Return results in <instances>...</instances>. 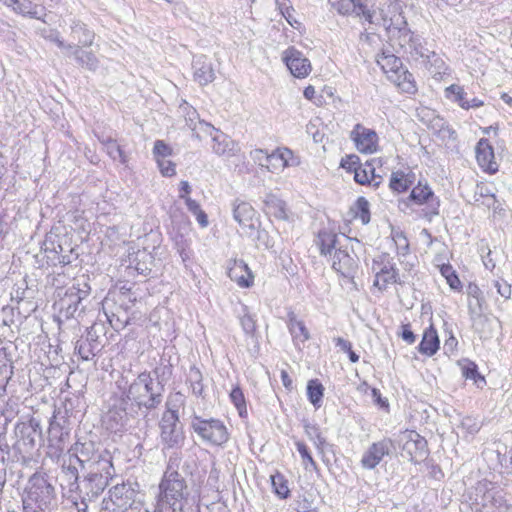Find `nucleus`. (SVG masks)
<instances>
[{"mask_svg":"<svg viewBox=\"0 0 512 512\" xmlns=\"http://www.w3.org/2000/svg\"><path fill=\"white\" fill-rule=\"evenodd\" d=\"M448 95H453L454 101L457 102L463 109H468V100L466 99V92L463 87L452 84L446 88Z\"/></svg>","mask_w":512,"mask_h":512,"instance_id":"obj_53","label":"nucleus"},{"mask_svg":"<svg viewBox=\"0 0 512 512\" xmlns=\"http://www.w3.org/2000/svg\"><path fill=\"white\" fill-rule=\"evenodd\" d=\"M409 198L414 204L424 205L420 214L423 215L425 221L430 222L433 220V216L439 214V200L427 185L419 183L412 189Z\"/></svg>","mask_w":512,"mask_h":512,"instance_id":"obj_12","label":"nucleus"},{"mask_svg":"<svg viewBox=\"0 0 512 512\" xmlns=\"http://www.w3.org/2000/svg\"><path fill=\"white\" fill-rule=\"evenodd\" d=\"M384 27L389 31V33L394 34V32L397 31L400 34L399 37L402 39L400 45L402 47L407 46L410 49V53L415 55L416 59L421 58L422 62H425V60L430 62V53L432 51L423 46V44L421 43V39L418 36H415L413 33H411L409 30L405 28L402 29L399 27H393L392 23L388 24L386 22V26Z\"/></svg>","mask_w":512,"mask_h":512,"instance_id":"obj_14","label":"nucleus"},{"mask_svg":"<svg viewBox=\"0 0 512 512\" xmlns=\"http://www.w3.org/2000/svg\"><path fill=\"white\" fill-rule=\"evenodd\" d=\"M440 273L443 277H445L447 283L452 289L457 290L461 287V281L459 280L455 270L450 264L440 265Z\"/></svg>","mask_w":512,"mask_h":512,"instance_id":"obj_51","label":"nucleus"},{"mask_svg":"<svg viewBox=\"0 0 512 512\" xmlns=\"http://www.w3.org/2000/svg\"><path fill=\"white\" fill-rule=\"evenodd\" d=\"M265 212L273 217L275 221H289L286 204L281 199L274 196L270 197L265 203Z\"/></svg>","mask_w":512,"mask_h":512,"instance_id":"obj_34","label":"nucleus"},{"mask_svg":"<svg viewBox=\"0 0 512 512\" xmlns=\"http://www.w3.org/2000/svg\"><path fill=\"white\" fill-rule=\"evenodd\" d=\"M203 376L199 368L191 366L187 374V383H189L193 395L196 397L203 396Z\"/></svg>","mask_w":512,"mask_h":512,"instance_id":"obj_37","label":"nucleus"},{"mask_svg":"<svg viewBox=\"0 0 512 512\" xmlns=\"http://www.w3.org/2000/svg\"><path fill=\"white\" fill-rule=\"evenodd\" d=\"M340 165L342 168L347 169L349 171H353V172L359 166H361L359 157L354 154L347 155L344 158H342Z\"/></svg>","mask_w":512,"mask_h":512,"instance_id":"obj_60","label":"nucleus"},{"mask_svg":"<svg viewBox=\"0 0 512 512\" xmlns=\"http://www.w3.org/2000/svg\"><path fill=\"white\" fill-rule=\"evenodd\" d=\"M256 212L247 202H241L234 207L233 216L239 224L253 221Z\"/></svg>","mask_w":512,"mask_h":512,"instance_id":"obj_38","label":"nucleus"},{"mask_svg":"<svg viewBox=\"0 0 512 512\" xmlns=\"http://www.w3.org/2000/svg\"><path fill=\"white\" fill-rule=\"evenodd\" d=\"M14 462H21V460L16 459L15 454L7 443L0 441V494L7 481V472L11 469V464Z\"/></svg>","mask_w":512,"mask_h":512,"instance_id":"obj_30","label":"nucleus"},{"mask_svg":"<svg viewBox=\"0 0 512 512\" xmlns=\"http://www.w3.org/2000/svg\"><path fill=\"white\" fill-rule=\"evenodd\" d=\"M370 175H371L370 170L368 171L367 169L363 168L362 166H359L354 171V180L361 185L368 184V183H370Z\"/></svg>","mask_w":512,"mask_h":512,"instance_id":"obj_64","label":"nucleus"},{"mask_svg":"<svg viewBox=\"0 0 512 512\" xmlns=\"http://www.w3.org/2000/svg\"><path fill=\"white\" fill-rule=\"evenodd\" d=\"M348 226H344L346 230ZM350 238L345 235V231L341 232V236H338L335 232L329 229H322L318 232V245L320 247L321 254L331 253V250L339 249L342 247V240H349Z\"/></svg>","mask_w":512,"mask_h":512,"instance_id":"obj_22","label":"nucleus"},{"mask_svg":"<svg viewBox=\"0 0 512 512\" xmlns=\"http://www.w3.org/2000/svg\"><path fill=\"white\" fill-rule=\"evenodd\" d=\"M106 152L107 154L113 159V160H119L121 164L127 163V156L125 155L124 151L121 149L120 145L116 142V140L112 138H108L104 142Z\"/></svg>","mask_w":512,"mask_h":512,"instance_id":"obj_46","label":"nucleus"},{"mask_svg":"<svg viewBox=\"0 0 512 512\" xmlns=\"http://www.w3.org/2000/svg\"><path fill=\"white\" fill-rule=\"evenodd\" d=\"M240 325L246 335L253 336L256 331V321L250 314L246 305L241 306V312L239 313Z\"/></svg>","mask_w":512,"mask_h":512,"instance_id":"obj_41","label":"nucleus"},{"mask_svg":"<svg viewBox=\"0 0 512 512\" xmlns=\"http://www.w3.org/2000/svg\"><path fill=\"white\" fill-rule=\"evenodd\" d=\"M304 430L307 437L313 441L315 446L322 450L326 444V439L322 436L319 426L315 423L305 422Z\"/></svg>","mask_w":512,"mask_h":512,"instance_id":"obj_42","label":"nucleus"},{"mask_svg":"<svg viewBox=\"0 0 512 512\" xmlns=\"http://www.w3.org/2000/svg\"><path fill=\"white\" fill-rule=\"evenodd\" d=\"M385 73L391 72V75H395L402 69L401 60L394 55H384L381 60H378Z\"/></svg>","mask_w":512,"mask_h":512,"instance_id":"obj_47","label":"nucleus"},{"mask_svg":"<svg viewBox=\"0 0 512 512\" xmlns=\"http://www.w3.org/2000/svg\"><path fill=\"white\" fill-rule=\"evenodd\" d=\"M251 158L262 167L269 168V164H272L271 154H268L262 149H255L250 152Z\"/></svg>","mask_w":512,"mask_h":512,"instance_id":"obj_58","label":"nucleus"},{"mask_svg":"<svg viewBox=\"0 0 512 512\" xmlns=\"http://www.w3.org/2000/svg\"><path fill=\"white\" fill-rule=\"evenodd\" d=\"M371 270L375 274L374 286L380 290H384L389 284L397 282L398 270L389 254L382 253L375 257L372 261Z\"/></svg>","mask_w":512,"mask_h":512,"instance_id":"obj_11","label":"nucleus"},{"mask_svg":"<svg viewBox=\"0 0 512 512\" xmlns=\"http://www.w3.org/2000/svg\"><path fill=\"white\" fill-rule=\"evenodd\" d=\"M350 136L359 152L372 154L377 151L378 135L374 130L358 123L354 126Z\"/></svg>","mask_w":512,"mask_h":512,"instance_id":"obj_17","label":"nucleus"},{"mask_svg":"<svg viewBox=\"0 0 512 512\" xmlns=\"http://www.w3.org/2000/svg\"><path fill=\"white\" fill-rule=\"evenodd\" d=\"M230 400L238 410L239 416L244 418L247 416V407L243 391L240 387H235L230 392Z\"/></svg>","mask_w":512,"mask_h":512,"instance_id":"obj_49","label":"nucleus"},{"mask_svg":"<svg viewBox=\"0 0 512 512\" xmlns=\"http://www.w3.org/2000/svg\"><path fill=\"white\" fill-rule=\"evenodd\" d=\"M166 372L170 375L171 367L164 366L162 369L156 367L153 370L157 383H154L150 372L140 373L124 392L125 399L135 403L139 409L153 410L157 408L163 399V380Z\"/></svg>","mask_w":512,"mask_h":512,"instance_id":"obj_2","label":"nucleus"},{"mask_svg":"<svg viewBox=\"0 0 512 512\" xmlns=\"http://www.w3.org/2000/svg\"><path fill=\"white\" fill-rule=\"evenodd\" d=\"M410 182L403 172H394L391 176L389 187L396 192H403L409 188Z\"/></svg>","mask_w":512,"mask_h":512,"instance_id":"obj_52","label":"nucleus"},{"mask_svg":"<svg viewBox=\"0 0 512 512\" xmlns=\"http://www.w3.org/2000/svg\"><path fill=\"white\" fill-rule=\"evenodd\" d=\"M158 167L160 169V172L165 177H171L175 175V164L167 159H159L157 161Z\"/></svg>","mask_w":512,"mask_h":512,"instance_id":"obj_62","label":"nucleus"},{"mask_svg":"<svg viewBox=\"0 0 512 512\" xmlns=\"http://www.w3.org/2000/svg\"><path fill=\"white\" fill-rule=\"evenodd\" d=\"M184 398L177 392L172 400L167 401L166 411L162 414L159 422L160 439L163 449H179L185 441L183 427L179 421L177 403L183 404Z\"/></svg>","mask_w":512,"mask_h":512,"instance_id":"obj_5","label":"nucleus"},{"mask_svg":"<svg viewBox=\"0 0 512 512\" xmlns=\"http://www.w3.org/2000/svg\"><path fill=\"white\" fill-rule=\"evenodd\" d=\"M181 463H182L181 453L178 451L172 452V454L169 456L167 467L163 474V477H168V478L173 477V476L183 477L179 473V468L181 466Z\"/></svg>","mask_w":512,"mask_h":512,"instance_id":"obj_45","label":"nucleus"},{"mask_svg":"<svg viewBox=\"0 0 512 512\" xmlns=\"http://www.w3.org/2000/svg\"><path fill=\"white\" fill-rule=\"evenodd\" d=\"M484 299H473L468 298V311L471 320L474 322V325H476V320L482 318L483 313V304Z\"/></svg>","mask_w":512,"mask_h":512,"instance_id":"obj_54","label":"nucleus"},{"mask_svg":"<svg viewBox=\"0 0 512 512\" xmlns=\"http://www.w3.org/2000/svg\"><path fill=\"white\" fill-rule=\"evenodd\" d=\"M288 329L295 345L304 344L310 339V333L305 323L298 319L294 313L288 315Z\"/></svg>","mask_w":512,"mask_h":512,"instance_id":"obj_31","label":"nucleus"},{"mask_svg":"<svg viewBox=\"0 0 512 512\" xmlns=\"http://www.w3.org/2000/svg\"><path fill=\"white\" fill-rule=\"evenodd\" d=\"M185 202L188 207V210L192 212L194 215H196L198 223L207 224V215L204 211L201 210L199 204L191 198H186Z\"/></svg>","mask_w":512,"mask_h":512,"instance_id":"obj_56","label":"nucleus"},{"mask_svg":"<svg viewBox=\"0 0 512 512\" xmlns=\"http://www.w3.org/2000/svg\"><path fill=\"white\" fill-rule=\"evenodd\" d=\"M153 153L156 161L159 159H166L172 153V149L162 140H157L154 143Z\"/></svg>","mask_w":512,"mask_h":512,"instance_id":"obj_59","label":"nucleus"},{"mask_svg":"<svg viewBox=\"0 0 512 512\" xmlns=\"http://www.w3.org/2000/svg\"><path fill=\"white\" fill-rule=\"evenodd\" d=\"M183 110L186 113L185 114V121H186L187 126L192 131H194V135L197 138H200L199 131L205 132V129L201 128L200 125H199V122H202V121L199 120V116H198L197 111L193 107L188 106V104H186L183 107Z\"/></svg>","mask_w":512,"mask_h":512,"instance_id":"obj_43","label":"nucleus"},{"mask_svg":"<svg viewBox=\"0 0 512 512\" xmlns=\"http://www.w3.org/2000/svg\"><path fill=\"white\" fill-rule=\"evenodd\" d=\"M460 427L469 435L476 434L480 428V422L471 416H466L461 420Z\"/></svg>","mask_w":512,"mask_h":512,"instance_id":"obj_55","label":"nucleus"},{"mask_svg":"<svg viewBox=\"0 0 512 512\" xmlns=\"http://www.w3.org/2000/svg\"><path fill=\"white\" fill-rule=\"evenodd\" d=\"M190 428L204 443L213 446H222L229 440V432L226 425L217 418L206 419L193 414Z\"/></svg>","mask_w":512,"mask_h":512,"instance_id":"obj_7","label":"nucleus"},{"mask_svg":"<svg viewBox=\"0 0 512 512\" xmlns=\"http://www.w3.org/2000/svg\"><path fill=\"white\" fill-rule=\"evenodd\" d=\"M355 267L356 265L353 257H351L345 250H342L341 247L336 249L332 262V268L336 272L340 273L344 277H350L354 273Z\"/></svg>","mask_w":512,"mask_h":512,"instance_id":"obj_26","label":"nucleus"},{"mask_svg":"<svg viewBox=\"0 0 512 512\" xmlns=\"http://www.w3.org/2000/svg\"><path fill=\"white\" fill-rule=\"evenodd\" d=\"M307 397L310 403L317 409L322 405L324 387L318 379L309 380L307 383Z\"/></svg>","mask_w":512,"mask_h":512,"instance_id":"obj_36","label":"nucleus"},{"mask_svg":"<svg viewBox=\"0 0 512 512\" xmlns=\"http://www.w3.org/2000/svg\"><path fill=\"white\" fill-rule=\"evenodd\" d=\"M403 92L413 94L417 91L413 75L406 70H400L395 75L388 76Z\"/></svg>","mask_w":512,"mask_h":512,"instance_id":"obj_35","label":"nucleus"},{"mask_svg":"<svg viewBox=\"0 0 512 512\" xmlns=\"http://www.w3.org/2000/svg\"><path fill=\"white\" fill-rule=\"evenodd\" d=\"M89 294L90 286L86 282L78 283L77 286L73 285L65 290H58V300L55 301L54 308L59 313V319L78 318L84 311L82 301Z\"/></svg>","mask_w":512,"mask_h":512,"instance_id":"obj_6","label":"nucleus"},{"mask_svg":"<svg viewBox=\"0 0 512 512\" xmlns=\"http://www.w3.org/2000/svg\"><path fill=\"white\" fill-rule=\"evenodd\" d=\"M12 375V360L7 357L6 349H0V382L7 385Z\"/></svg>","mask_w":512,"mask_h":512,"instance_id":"obj_39","label":"nucleus"},{"mask_svg":"<svg viewBox=\"0 0 512 512\" xmlns=\"http://www.w3.org/2000/svg\"><path fill=\"white\" fill-rule=\"evenodd\" d=\"M137 491L130 483L117 484L102 501L101 512H136L139 502Z\"/></svg>","mask_w":512,"mask_h":512,"instance_id":"obj_8","label":"nucleus"},{"mask_svg":"<svg viewBox=\"0 0 512 512\" xmlns=\"http://www.w3.org/2000/svg\"><path fill=\"white\" fill-rule=\"evenodd\" d=\"M76 461L80 462L82 468L87 470L86 476L77 485L81 506L75 502L78 512H85L88 507L87 502L94 501L105 490L115 475V469L112 457L106 450L94 453L87 460L76 457Z\"/></svg>","mask_w":512,"mask_h":512,"instance_id":"obj_1","label":"nucleus"},{"mask_svg":"<svg viewBox=\"0 0 512 512\" xmlns=\"http://www.w3.org/2000/svg\"><path fill=\"white\" fill-rule=\"evenodd\" d=\"M332 8L342 15H355L364 18L369 24L386 26V19L371 10L367 0H328Z\"/></svg>","mask_w":512,"mask_h":512,"instance_id":"obj_10","label":"nucleus"},{"mask_svg":"<svg viewBox=\"0 0 512 512\" xmlns=\"http://www.w3.org/2000/svg\"><path fill=\"white\" fill-rule=\"evenodd\" d=\"M70 29V35L77 42L76 45L80 47H90L93 44L95 33L82 21L73 20Z\"/></svg>","mask_w":512,"mask_h":512,"instance_id":"obj_27","label":"nucleus"},{"mask_svg":"<svg viewBox=\"0 0 512 512\" xmlns=\"http://www.w3.org/2000/svg\"><path fill=\"white\" fill-rule=\"evenodd\" d=\"M355 218L359 219L363 224L370 222L369 202L364 197H359L353 208Z\"/></svg>","mask_w":512,"mask_h":512,"instance_id":"obj_48","label":"nucleus"},{"mask_svg":"<svg viewBox=\"0 0 512 512\" xmlns=\"http://www.w3.org/2000/svg\"><path fill=\"white\" fill-rule=\"evenodd\" d=\"M153 263L154 258L151 253L146 249L138 250L130 257L127 269L129 270V274H131V271H135L139 275L147 276L152 270Z\"/></svg>","mask_w":512,"mask_h":512,"instance_id":"obj_24","label":"nucleus"},{"mask_svg":"<svg viewBox=\"0 0 512 512\" xmlns=\"http://www.w3.org/2000/svg\"><path fill=\"white\" fill-rule=\"evenodd\" d=\"M283 60L291 74L297 78L306 77L311 71L310 61L294 47H290L284 52Z\"/></svg>","mask_w":512,"mask_h":512,"instance_id":"obj_20","label":"nucleus"},{"mask_svg":"<svg viewBox=\"0 0 512 512\" xmlns=\"http://www.w3.org/2000/svg\"><path fill=\"white\" fill-rule=\"evenodd\" d=\"M23 503L39 505L45 508H53L55 503V488L48 476L34 473L28 480L25 488Z\"/></svg>","mask_w":512,"mask_h":512,"instance_id":"obj_9","label":"nucleus"},{"mask_svg":"<svg viewBox=\"0 0 512 512\" xmlns=\"http://www.w3.org/2000/svg\"><path fill=\"white\" fill-rule=\"evenodd\" d=\"M439 337L436 329L433 325L425 329L422 340L418 346V350L421 354L426 356H433L439 349Z\"/></svg>","mask_w":512,"mask_h":512,"instance_id":"obj_32","label":"nucleus"},{"mask_svg":"<svg viewBox=\"0 0 512 512\" xmlns=\"http://www.w3.org/2000/svg\"><path fill=\"white\" fill-rule=\"evenodd\" d=\"M201 128L205 129L206 134L212 137V150L219 156H233L239 150L238 145L226 134L215 129L207 122H199Z\"/></svg>","mask_w":512,"mask_h":512,"instance_id":"obj_13","label":"nucleus"},{"mask_svg":"<svg viewBox=\"0 0 512 512\" xmlns=\"http://www.w3.org/2000/svg\"><path fill=\"white\" fill-rule=\"evenodd\" d=\"M67 56H73L76 63L82 68L89 71H96L99 67V59L92 51L84 50L83 47L79 45L72 44V46H68Z\"/></svg>","mask_w":512,"mask_h":512,"instance_id":"obj_23","label":"nucleus"},{"mask_svg":"<svg viewBox=\"0 0 512 512\" xmlns=\"http://www.w3.org/2000/svg\"><path fill=\"white\" fill-rule=\"evenodd\" d=\"M462 376L467 380H472L478 388H482L486 384L484 376L478 371V366L469 359H462L458 362Z\"/></svg>","mask_w":512,"mask_h":512,"instance_id":"obj_33","label":"nucleus"},{"mask_svg":"<svg viewBox=\"0 0 512 512\" xmlns=\"http://www.w3.org/2000/svg\"><path fill=\"white\" fill-rule=\"evenodd\" d=\"M393 441L390 438H383L378 442L372 443L363 453L361 465L364 469H374L382 459L392 452Z\"/></svg>","mask_w":512,"mask_h":512,"instance_id":"obj_16","label":"nucleus"},{"mask_svg":"<svg viewBox=\"0 0 512 512\" xmlns=\"http://www.w3.org/2000/svg\"><path fill=\"white\" fill-rule=\"evenodd\" d=\"M228 276L243 288H248L253 284L252 273L247 264L242 260L234 263V266L228 271Z\"/></svg>","mask_w":512,"mask_h":512,"instance_id":"obj_28","label":"nucleus"},{"mask_svg":"<svg viewBox=\"0 0 512 512\" xmlns=\"http://www.w3.org/2000/svg\"><path fill=\"white\" fill-rule=\"evenodd\" d=\"M297 451L299 452L302 460L304 463H309L312 467H316V462L314 461L313 457L311 456L308 447L305 445V443L301 441H297L295 443Z\"/></svg>","mask_w":512,"mask_h":512,"instance_id":"obj_61","label":"nucleus"},{"mask_svg":"<svg viewBox=\"0 0 512 512\" xmlns=\"http://www.w3.org/2000/svg\"><path fill=\"white\" fill-rule=\"evenodd\" d=\"M13 9L15 12L26 15L32 14V2L29 0H14L12 1Z\"/></svg>","mask_w":512,"mask_h":512,"instance_id":"obj_63","label":"nucleus"},{"mask_svg":"<svg viewBox=\"0 0 512 512\" xmlns=\"http://www.w3.org/2000/svg\"><path fill=\"white\" fill-rule=\"evenodd\" d=\"M75 350L85 361L91 360L100 352L101 343L95 325L89 327L86 335L77 340Z\"/></svg>","mask_w":512,"mask_h":512,"instance_id":"obj_18","label":"nucleus"},{"mask_svg":"<svg viewBox=\"0 0 512 512\" xmlns=\"http://www.w3.org/2000/svg\"><path fill=\"white\" fill-rule=\"evenodd\" d=\"M194 79L200 85H207L215 79L212 63L204 55L196 56L192 64Z\"/></svg>","mask_w":512,"mask_h":512,"instance_id":"obj_25","label":"nucleus"},{"mask_svg":"<svg viewBox=\"0 0 512 512\" xmlns=\"http://www.w3.org/2000/svg\"><path fill=\"white\" fill-rule=\"evenodd\" d=\"M69 433L58 422L51 421L48 428V455L58 458L66 448Z\"/></svg>","mask_w":512,"mask_h":512,"instance_id":"obj_19","label":"nucleus"},{"mask_svg":"<svg viewBox=\"0 0 512 512\" xmlns=\"http://www.w3.org/2000/svg\"><path fill=\"white\" fill-rule=\"evenodd\" d=\"M494 158V150L488 139L481 138L476 146V159L479 166L491 174L497 172L498 164Z\"/></svg>","mask_w":512,"mask_h":512,"instance_id":"obj_21","label":"nucleus"},{"mask_svg":"<svg viewBox=\"0 0 512 512\" xmlns=\"http://www.w3.org/2000/svg\"><path fill=\"white\" fill-rule=\"evenodd\" d=\"M18 414V408L16 403L7 402L6 406L0 410V434H4L8 424Z\"/></svg>","mask_w":512,"mask_h":512,"instance_id":"obj_44","label":"nucleus"},{"mask_svg":"<svg viewBox=\"0 0 512 512\" xmlns=\"http://www.w3.org/2000/svg\"><path fill=\"white\" fill-rule=\"evenodd\" d=\"M14 434L16 440L10 449L15 454L16 459L26 464L32 460L34 452L41 445V422L35 417H31L26 422H19L15 425Z\"/></svg>","mask_w":512,"mask_h":512,"instance_id":"obj_4","label":"nucleus"},{"mask_svg":"<svg viewBox=\"0 0 512 512\" xmlns=\"http://www.w3.org/2000/svg\"><path fill=\"white\" fill-rule=\"evenodd\" d=\"M271 158L272 165H277L281 168L294 165L293 152L288 148L277 149L271 153Z\"/></svg>","mask_w":512,"mask_h":512,"instance_id":"obj_40","label":"nucleus"},{"mask_svg":"<svg viewBox=\"0 0 512 512\" xmlns=\"http://www.w3.org/2000/svg\"><path fill=\"white\" fill-rule=\"evenodd\" d=\"M403 451L411 462L417 463L428 455L427 441L416 431H405L402 435Z\"/></svg>","mask_w":512,"mask_h":512,"instance_id":"obj_15","label":"nucleus"},{"mask_svg":"<svg viewBox=\"0 0 512 512\" xmlns=\"http://www.w3.org/2000/svg\"><path fill=\"white\" fill-rule=\"evenodd\" d=\"M184 477H162L154 512H193Z\"/></svg>","mask_w":512,"mask_h":512,"instance_id":"obj_3","label":"nucleus"},{"mask_svg":"<svg viewBox=\"0 0 512 512\" xmlns=\"http://www.w3.org/2000/svg\"><path fill=\"white\" fill-rule=\"evenodd\" d=\"M128 420L125 408L113 407L107 412L104 422L108 430L116 433L126 427Z\"/></svg>","mask_w":512,"mask_h":512,"instance_id":"obj_29","label":"nucleus"},{"mask_svg":"<svg viewBox=\"0 0 512 512\" xmlns=\"http://www.w3.org/2000/svg\"><path fill=\"white\" fill-rule=\"evenodd\" d=\"M76 457L77 456L69 455L68 463L66 460L62 463V474L69 485L76 484L78 480V470L76 466L72 464V459L74 458L76 460Z\"/></svg>","mask_w":512,"mask_h":512,"instance_id":"obj_50","label":"nucleus"},{"mask_svg":"<svg viewBox=\"0 0 512 512\" xmlns=\"http://www.w3.org/2000/svg\"><path fill=\"white\" fill-rule=\"evenodd\" d=\"M41 35L45 39L56 43L59 48L66 50V53H68V46H72V44H66L63 40H61L59 32H57L56 30L44 29Z\"/></svg>","mask_w":512,"mask_h":512,"instance_id":"obj_57","label":"nucleus"}]
</instances>
